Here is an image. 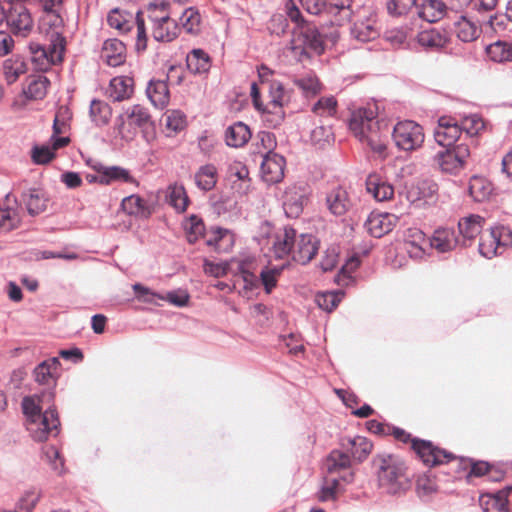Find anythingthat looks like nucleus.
I'll return each instance as SVG.
<instances>
[{
	"label": "nucleus",
	"instance_id": "obj_1",
	"mask_svg": "<svg viewBox=\"0 0 512 512\" xmlns=\"http://www.w3.org/2000/svg\"><path fill=\"white\" fill-rule=\"evenodd\" d=\"M287 16L294 23L290 49L300 60L310 53L321 55L328 44L334 45L339 38L336 27L332 26L329 32L320 31L314 23L304 19L294 4L287 6Z\"/></svg>",
	"mask_w": 512,
	"mask_h": 512
},
{
	"label": "nucleus",
	"instance_id": "obj_2",
	"mask_svg": "<svg viewBox=\"0 0 512 512\" xmlns=\"http://www.w3.org/2000/svg\"><path fill=\"white\" fill-rule=\"evenodd\" d=\"M386 128V123L377 118L372 107H361L351 113L349 129L353 135L381 157L386 155V144L382 139L383 130Z\"/></svg>",
	"mask_w": 512,
	"mask_h": 512
},
{
	"label": "nucleus",
	"instance_id": "obj_3",
	"mask_svg": "<svg viewBox=\"0 0 512 512\" xmlns=\"http://www.w3.org/2000/svg\"><path fill=\"white\" fill-rule=\"evenodd\" d=\"M39 401L37 396H26L22 400V409L27 417L26 427L30 436L37 442H43L58 435L60 420L54 407L42 412Z\"/></svg>",
	"mask_w": 512,
	"mask_h": 512
},
{
	"label": "nucleus",
	"instance_id": "obj_4",
	"mask_svg": "<svg viewBox=\"0 0 512 512\" xmlns=\"http://www.w3.org/2000/svg\"><path fill=\"white\" fill-rule=\"evenodd\" d=\"M379 488L387 494L397 495L409 486L406 466L401 458L392 454L377 455L373 460Z\"/></svg>",
	"mask_w": 512,
	"mask_h": 512
},
{
	"label": "nucleus",
	"instance_id": "obj_5",
	"mask_svg": "<svg viewBox=\"0 0 512 512\" xmlns=\"http://www.w3.org/2000/svg\"><path fill=\"white\" fill-rule=\"evenodd\" d=\"M470 157V149L466 143H459L455 146L444 147L434 157V163L441 172L451 175L459 174Z\"/></svg>",
	"mask_w": 512,
	"mask_h": 512
},
{
	"label": "nucleus",
	"instance_id": "obj_6",
	"mask_svg": "<svg viewBox=\"0 0 512 512\" xmlns=\"http://www.w3.org/2000/svg\"><path fill=\"white\" fill-rule=\"evenodd\" d=\"M512 246V230L504 225L492 227L490 231L484 233L479 242L480 254L492 259L501 255L505 250Z\"/></svg>",
	"mask_w": 512,
	"mask_h": 512
},
{
	"label": "nucleus",
	"instance_id": "obj_7",
	"mask_svg": "<svg viewBox=\"0 0 512 512\" xmlns=\"http://www.w3.org/2000/svg\"><path fill=\"white\" fill-rule=\"evenodd\" d=\"M396 146L403 151H413L422 146L425 135L421 125L405 120L398 122L392 132Z\"/></svg>",
	"mask_w": 512,
	"mask_h": 512
},
{
	"label": "nucleus",
	"instance_id": "obj_8",
	"mask_svg": "<svg viewBox=\"0 0 512 512\" xmlns=\"http://www.w3.org/2000/svg\"><path fill=\"white\" fill-rule=\"evenodd\" d=\"M152 124L151 115L148 109L140 104L127 107L117 118V129L122 137L134 135L135 130L147 129Z\"/></svg>",
	"mask_w": 512,
	"mask_h": 512
},
{
	"label": "nucleus",
	"instance_id": "obj_9",
	"mask_svg": "<svg viewBox=\"0 0 512 512\" xmlns=\"http://www.w3.org/2000/svg\"><path fill=\"white\" fill-rule=\"evenodd\" d=\"M6 24L10 31L21 37H26L33 27L32 16L22 2L6 1Z\"/></svg>",
	"mask_w": 512,
	"mask_h": 512
},
{
	"label": "nucleus",
	"instance_id": "obj_10",
	"mask_svg": "<svg viewBox=\"0 0 512 512\" xmlns=\"http://www.w3.org/2000/svg\"><path fill=\"white\" fill-rule=\"evenodd\" d=\"M38 27L41 33L49 37L53 44V52L51 57L60 58V53L64 51V38L62 36L63 18L61 12L52 14H40Z\"/></svg>",
	"mask_w": 512,
	"mask_h": 512
},
{
	"label": "nucleus",
	"instance_id": "obj_11",
	"mask_svg": "<svg viewBox=\"0 0 512 512\" xmlns=\"http://www.w3.org/2000/svg\"><path fill=\"white\" fill-rule=\"evenodd\" d=\"M412 448L427 466H436L450 462L454 456L429 441L413 439Z\"/></svg>",
	"mask_w": 512,
	"mask_h": 512
},
{
	"label": "nucleus",
	"instance_id": "obj_12",
	"mask_svg": "<svg viewBox=\"0 0 512 512\" xmlns=\"http://www.w3.org/2000/svg\"><path fill=\"white\" fill-rule=\"evenodd\" d=\"M350 466V455L344 449L331 451L323 464L324 469L329 475L339 474V478L345 483H350L353 480Z\"/></svg>",
	"mask_w": 512,
	"mask_h": 512
},
{
	"label": "nucleus",
	"instance_id": "obj_13",
	"mask_svg": "<svg viewBox=\"0 0 512 512\" xmlns=\"http://www.w3.org/2000/svg\"><path fill=\"white\" fill-rule=\"evenodd\" d=\"M462 132L459 120L452 116H442L438 119V125L434 131L436 142L442 147L457 145Z\"/></svg>",
	"mask_w": 512,
	"mask_h": 512
},
{
	"label": "nucleus",
	"instance_id": "obj_14",
	"mask_svg": "<svg viewBox=\"0 0 512 512\" xmlns=\"http://www.w3.org/2000/svg\"><path fill=\"white\" fill-rule=\"evenodd\" d=\"M286 161L283 156L268 151L263 157L260 171L261 177L267 184H276L284 177Z\"/></svg>",
	"mask_w": 512,
	"mask_h": 512
},
{
	"label": "nucleus",
	"instance_id": "obj_15",
	"mask_svg": "<svg viewBox=\"0 0 512 512\" xmlns=\"http://www.w3.org/2000/svg\"><path fill=\"white\" fill-rule=\"evenodd\" d=\"M153 23L152 36L158 42H171L177 36L179 27L175 20L170 18L169 13L163 15H149Z\"/></svg>",
	"mask_w": 512,
	"mask_h": 512
},
{
	"label": "nucleus",
	"instance_id": "obj_16",
	"mask_svg": "<svg viewBox=\"0 0 512 512\" xmlns=\"http://www.w3.org/2000/svg\"><path fill=\"white\" fill-rule=\"evenodd\" d=\"M397 222L398 217L394 214L372 212L367 217L364 227L371 236L380 238L392 231Z\"/></svg>",
	"mask_w": 512,
	"mask_h": 512
},
{
	"label": "nucleus",
	"instance_id": "obj_17",
	"mask_svg": "<svg viewBox=\"0 0 512 512\" xmlns=\"http://www.w3.org/2000/svg\"><path fill=\"white\" fill-rule=\"evenodd\" d=\"M318 249L319 241L315 236L300 234L297 235L291 257L295 262L306 265L315 257Z\"/></svg>",
	"mask_w": 512,
	"mask_h": 512
},
{
	"label": "nucleus",
	"instance_id": "obj_18",
	"mask_svg": "<svg viewBox=\"0 0 512 512\" xmlns=\"http://www.w3.org/2000/svg\"><path fill=\"white\" fill-rule=\"evenodd\" d=\"M296 238L297 231L294 228L284 226L279 229L273 236L271 247L272 256L276 259H284L292 255Z\"/></svg>",
	"mask_w": 512,
	"mask_h": 512
},
{
	"label": "nucleus",
	"instance_id": "obj_19",
	"mask_svg": "<svg viewBox=\"0 0 512 512\" xmlns=\"http://www.w3.org/2000/svg\"><path fill=\"white\" fill-rule=\"evenodd\" d=\"M91 168L100 174V184L110 185L113 182H125L138 185L136 179L130 174L129 170L120 166H105L99 161H93Z\"/></svg>",
	"mask_w": 512,
	"mask_h": 512
},
{
	"label": "nucleus",
	"instance_id": "obj_20",
	"mask_svg": "<svg viewBox=\"0 0 512 512\" xmlns=\"http://www.w3.org/2000/svg\"><path fill=\"white\" fill-rule=\"evenodd\" d=\"M325 204L329 212L334 216L345 215L353 206V202L342 186H336L326 193Z\"/></svg>",
	"mask_w": 512,
	"mask_h": 512
},
{
	"label": "nucleus",
	"instance_id": "obj_21",
	"mask_svg": "<svg viewBox=\"0 0 512 512\" xmlns=\"http://www.w3.org/2000/svg\"><path fill=\"white\" fill-rule=\"evenodd\" d=\"M71 118L72 113L67 106H60L56 111L52 127L53 134L50 138L54 149L62 148L70 142L68 137H60L59 135L68 131Z\"/></svg>",
	"mask_w": 512,
	"mask_h": 512
},
{
	"label": "nucleus",
	"instance_id": "obj_22",
	"mask_svg": "<svg viewBox=\"0 0 512 512\" xmlns=\"http://www.w3.org/2000/svg\"><path fill=\"white\" fill-rule=\"evenodd\" d=\"M458 245H460V238L454 228L440 227L429 238V247L435 249L438 253L450 252Z\"/></svg>",
	"mask_w": 512,
	"mask_h": 512
},
{
	"label": "nucleus",
	"instance_id": "obj_23",
	"mask_svg": "<svg viewBox=\"0 0 512 512\" xmlns=\"http://www.w3.org/2000/svg\"><path fill=\"white\" fill-rule=\"evenodd\" d=\"M404 246L410 258L422 259L429 246V239L419 228H408L404 233Z\"/></svg>",
	"mask_w": 512,
	"mask_h": 512
},
{
	"label": "nucleus",
	"instance_id": "obj_24",
	"mask_svg": "<svg viewBox=\"0 0 512 512\" xmlns=\"http://www.w3.org/2000/svg\"><path fill=\"white\" fill-rule=\"evenodd\" d=\"M485 220L480 215L471 214L458 222V232L461 235L460 245L470 246L483 229Z\"/></svg>",
	"mask_w": 512,
	"mask_h": 512
},
{
	"label": "nucleus",
	"instance_id": "obj_25",
	"mask_svg": "<svg viewBox=\"0 0 512 512\" xmlns=\"http://www.w3.org/2000/svg\"><path fill=\"white\" fill-rule=\"evenodd\" d=\"M511 491L512 487L506 486L496 493L481 495L479 503L483 512H509L508 496Z\"/></svg>",
	"mask_w": 512,
	"mask_h": 512
},
{
	"label": "nucleus",
	"instance_id": "obj_26",
	"mask_svg": "<svg viewBox=\"0 0 512 512\" xmlns=\"http://www.w3.org/2000/svg\"><path fill=\"white\" fill-rule=\"evenodd\" d=\"M101 58L111 67L120 66L126 59V47L124 43L116 38L107 39L103 43Z\"/></svg>",
	"mask_w": 512,
	"mask_h": 512
},
{
	"label": "nucleus",
	"instance_id": "obj_27",
	"mask_svg": "<svg viewBox=\"0 0 512 512\" xmlns=\"http://www.w3.org/2000/svg\"><path fill=\"white\" fill-rule=\"evenodd\" d=\"M21 203L25 205L29 215L36 216L46 210L48 197L43 190L30 188L22 192Z\"/></svg>",
	"mask_w": 512,
	"mask_h": 512
},
{
	"label": "nucleus",
	"instance_id": "obj_28",
	"mask_svg": "<svg viewBox=\"0 0 512 512\" xmlns=\"http://www.w3.org/2000/svg\"><path fill=\"white\" fill-rule=\"evenodd\" d=\"M366 189L378 202L391 200L394 196V187L378 174L367 177Z\"/></svg>",
	"mask_w": 512,
	"mask_h": 512
},
{
	"label": "nucleus",
	"instance_id": "obj_29",
	"mask_svg": "<svg viewBox=\"0 0 512 512\" xmlns=\"http://www.w3.org/2000/svg\"><path fill=\"white\" fill-rule=\"evenodd\" d=\"M341 447L350 458L361 462L370 454L372 443L362 436L346 437L342 439Z\"/></svg>",
	"mask_w": 512,
	"mask_h": 512
},
{
	"label": "nucleus",
	"instance_id": "obj_30",
	"mask_svg": "<svg viewBox=\"0 0 512 512\" xmlns=\"http://www.w3.org/2000/svg\"><path fill=\"white\" fill-rule=\"evenodd\" d=\"M307 198L305 192L296 187L288 188L284 194L283 209L287 217L297 218L303 211Z\"/></svg>",
	"mask_w": 512,
	"mask_h": 512
},
{
	"label": "nucleus",
	"instance_id": "obj_31",
	"mask_svg": "<svg viewBox=\"0 0 512 512\" xmlns=\"http://www.w3.org/2000/svg\"><path fill=\"white\" fill-rule=\"evenodd\" d=\"M445 11V5L441 0H417L415 13L429 23L440 20Z\"/></svg>",
	"mask_w": 512,
	"mask_h": 512
},
{
	"label": "nucleus",
	"instance_id": "obj_32",
	"mask_svg": "<svg viewBox=\"0 0 512 512\" xmlns=\"http://www.w3.org/2000/svg\"><path fill=\"white\" fill-rule=\"evenodd\" d=\"M134 81L128 76H117L111 79L107 93L113 101H123L132 96Z\"/></svg>",
	"mask_w": 512,
	"mask_h": 512
},
{
	"label": "nucleus",
	"instance_id": "obj_33",
	"mask_svg": "<svg viewBox=\"0 0 512 512\" xmlns=\"http://www.w3.org/2000/svg\"><path fill=\"white\" fill-rule=\"evenodd\" d=\"M292 82L305 98L315 97L322 89L318 77L312 71L293 76Z\"/></svg>",
	"mask_w": 512,
	"mask_h": 512
},
{
	"label": "nucleus",
	"instance_id": "obj_34",
	"mask_svg": "<svg viewBox=\"0 0 512 512\" xmlns=\"http://www.w3.org/2000/svg\"><path fill=\"white\" fill-rule=\"evenodd\" d=\"M251 138L249 127L243 122H235L225 130V143L229 147H243Z\"/></svg>",
	"mask_w": 512,
	"mask_h": 512
},
{
	"label": "nucleus",
	"instance_id": "obj_35",
	"mask_svg": "<svg viewBox=\"0 0 512 512\" xmlns=\"http://www.w3.org/2000/svg\"><path fill=\"white\" fill-rule=\"evenodd\" d=\"M59 366L60 361L57 357L41 362L33 371L35 381L41 385L54 383Z\"/></svg>",
	"mask_w": 512,
	"mask_h": 512
},
{
	"label": "nucleus",
	"instance_id": "obj_36",
	"mask_svg": "<svg viewBox=\"0 0 512 512\" xmlns=\"http://www.w3.org/2000/svg\"><path fill=\"white\" fill-rule=\"evenodd\" d=\"M146 94L155 107L164 108L169 102V88L166 80H150Z\"/></svg>",
	"mask_w": 512,
	"mask_h": 512
},
{
	"label": "nucleus",
	"instance_id": "obj_37",
	"mask_svg": "<svg viewBox=\"0 0 512 512\" xmlns=\"http://www.w3.org/2000/svg\"><path fill=\"white\" fill-rule=\"evenodd\" d=\"M468 191L474 201L483 202L492 194L493 185L485 177L474 175L469 180Z\"/></svg>",
	"mask_w": 512,
	"mask_h": 512
},
{
	"label": "nucleus",
	"instance_id": "obj_38",
	"mask_svg": "<svg viewBox=\"0 0 512 512\" xmlns=\"http://www.w3.org/2000/svg\"><path fill=\"white\" fill-rule=\"evenodd\" d=\"M188 70L193 74L207 73L211 67V59L208 53L202 49H193L186 57Z\"/></svg>",
	"mask_w": 512,
	"mask_h": 512
},
{
	"label": "nucleus",
	"instance_id": "obj_39",
	"mask_svg": "<svg viewBox=\"0 0 512 512\" xmlns=\"http://www.w3.org/2000/svg\"><path fill=\"white\" fill-rule=\"evenodd\" d=\"M121 208L130 216L148 218L151 210L146 202L139 195H129L121 202Z\"/></svg>",
	"mask_w": 512,
	"mask_h": 512
},
{
	"label": "nucleus",
	"instance_id": "obj_40",
	"mask_svg": "<svg viewBox=\"0 0 512 512\" xmlns=\"http://www.w3.org/2000/svg\"><path fill=\"white\" fill-rule=\"evenodd\" d=\"M217 177V168L213 164H206L195 173V184L202 191H210L216 186Z\"/></svg>",
	"mask_w": 512,
	"mask_h": 512
},
{
	"label": "nucleus",
	"instance_id": "obj_41",
	"mask_svg": "<svg viewBox=\"0 0 512 512\" xmlns=\"http://www.w3.org/2000/svg\"><path fill=\"white\" fill-rule=\"evenodd\" d=\"M286 264L282 265H266L261 269L259 275V283L267 294H270L277 286L279 277L281 276Z\"/></svg>",
	"mask_w": 512,
	"mask_h": 512
},
{
	"label": "nucleus",
	"instance_id": "obj_42",
	"mask_svg": "<svg viewBox=\"0 0 512 512\" xmlns=\"http://www.w3.org/2000/svg\"><path fill=\"white\" fill-rule=\"evenodd\" d=\"M167 202L177 211L184 212L189 204V198L183 185L174 183L168 186Z\"/></svg>",
	"mask_w": 512,
	"mask_h": 512
},
{
	"label": "nucleus",
	"instance_id": "obj_43",
	"mask_svg": "<svg viewBox=\"0 0 512 512\" xmlns=\"http://www.w3.org/2000/svg\"><path fill=\"white\" fill-rule=\"evenodd\" d=\"M350 33L354 39L360 42H368L378 36V31L372 19L355 22L350 28Z\"/></svg>",
	"mask_w": 512,
	"mask_h": 512
},
{
	"label": "nucleus",
	"instance_id": "obj_44",
	"mask_svg": "<svg viewBox=\"0 0 512 512\" xmlns=\"http://www.w3.org/2000/svg\"><path fill=\"white\" fill-rule=\"evenodd\" d=\"M29 49L32 55V60L34 62L39 63L41 66L50 65L52 63H55L57 61L62 60V53H60V58L55 56V58L51 57V53L53 52V44L50 42V45L48 48H46L44 45L37 43V42H31L29 44Z\"/></svg>",
	"mask_w": 512,
	"mask_h": 512
},
{
	"label": "nucleus",
	"instance_id": "obj_45",
	"mask_svg": "<svg viewBox=\"0 0 512 512\" xmlns=\"http://www.w3.org/2000/svg\"><path fill=\"white\" fill-rule=\"evenodd\" d=\"M258 111L261 112L262 122L268 128L279 127L285 118V112L280 105H262V109Z\"/></svg>",
	"mask_w": 512,
	"mask_h": 512
},
{
	"label": "nucleus",
	"instance_id": "obj_46",
	"mask_svg": "<svg viewBox=\"0 0 512 512\" xmlns=\"http://www.w3.org/2000/svg\"><path fill=\"white\" fill-rule=\"evenodd\" d=\"M89 114L91 120L97 125L102 126L109 122L111 118L110 106L102 100L94 99L91 101Z\"/></svg>",
	"mask_w": 512,
	"mask_h": 512
},
{
	"label": "nucleus",
	"instance_id": "obj_47",
	"mask_svg": "<svg viewBox=\"0 0 512 512\" xmlns=\"http://www.w3.org/2000/svg\"><path fill=\"white\" fill-rule=\"evenodd\" d=\"M50 84L48 78L44 75H39L30 79L24 93L27 98L39 100L45 97L48 85Z\"/></svg>",
	"mask_w": 512,
	"mask_h": 512
},
{
	"label": "nucleus",
	"instance_id": "obj_48",
	"mask_svg": "<svg viewBox=\"0 0 512 512\" xmlns=\"http://www.w3.org/2000/svg\"><path fill=\"white\" fill-rule=\"evenodd\" d=\"M344 297V291H326L318 293L315 297V301L319 308L326 312L333 311Z\"/></svg>",
	"mask_w": 512,
	"mask_h": 512
},
{
	"label": "nucleus",
	"instance_id": "obj_49",
	"mask_svg": "<svg viewBox=\"0 0 512 512\" xmlns=\"http://www.w3.org/2000/svg\"><path fill=\"white\" fill-rule=\"evenodd\" d=\"M186 232V238L189 243H195L200 239L205 232V225L203 220L197 215H191L183 224Z\"/></svg>",
	"mask_w": 512,
	"mask_h": 512
},
{
	"label": "nucleus",
	"instance_id": "obj_50",
	"mask_svg": "<svg viewBox=\"0 0 512 512\" xmlns=\"http://www.w3.org/2000/svg\"><path fill=\"white\" fill-rule=\"evenodd\" d=\"M418 43L425 48L438 49L445 45V37L437 30L430 29L421 31L417 35Z\"/></svg>",
	"mask_w": 512,
	"mask_h": 512
},
{
	"label": "nucleus",
	"instance_id": "obj_51",
	"mask_svg": "<svg viewBox=\"0 0 512 512\" xmlns=\"http://www.w3.org/2000/svg\"><path fill=\"white\" fill-rule=\"evenodd\" d=\"M456 35L462 42H472L480 35V29L470 20L463 17L456 23Z\"/></svg>",
	"mask_w": 512,
	"mask_h": 512
},
{
	"label": "nucleus",
	"instance_id": "obj_52",
	"mask_svg": "<svg viewBox=\"0 0 512 512\" xmlns=\"http://www.w3.org/2000/svg\"><path fill=\"white\" fill-rule=\"evenodd\" d=\"M41 498V491L37 488L25 490L16 503L14 512H32Z\"/></svg>",
	"mask_w": 512,
	"mask_h": 512
},
{
	"label": "nucleus",
	"instance_id": "obj_53",
	"mask_svg": "<svg viewBox=\"0 0 512 512\" xmlns=\"http://www.w3.org/2000/svg\"><path fill=\"white\" fill-rule=\"evenodd\" d=\"M487 54L494 62L511 61L512 45L507 42L497 41L487 47Z\"/></svg>",
	"mask_w": 512,
	"mask_h": 512
},
{
	"label": "nucleus",
	"instance_id": "obj_54",
	"mask_svg": "<svg viewBox=\"0 0 512 512\" xmlns=\"http://www.w3.org/2000/svg\"><path fill=\"white\" fill-rule=\"evenodd\" d=\"M459 125L461 132H465L469 137L478 135L485 127L484 120L478 114H470L461 117Z\"/></svg>",
	"mask_w": 512,
	"mask_h": 512
},
{
	"label": "nucleus",
	"instance_id": "obj_55",
	"mask_svg": "<svg viewBox=\"0 0 512 512\" xmlns=\"http://www.w3.org/2000/svg\"><path fill=\"white\" fill-rule=\"evenodd\" d=\"M4 75L8 83H13L26 72V64L20 58L7 59L3 65Z\"/></svg>",
	"mask_w": 512,
	"mask_h": 512
},
{
	"label": "nucleus",
	"instance_id": "obj_56",
	"mask_svg": "<svg viewBox=\"0 0 512 512\" xmlns=\"http://www.w3.org/2000/svg\"><path fill=\"white\" fill-rule=\"evenodd\" d=\"M43 458L57 474L64 473V459L55 446H47L43 448Z\"/></svg>",
	"mask_w": 512,
	"mask_h": 512
},
{
	"label": "nucleus",
	"instance_id": "obj_57",
	"mask_svg": "<svg viewBox=\"0 0 512 512\" xmlns=\"http://www.w3.org/2000/svg\"><path fill=\"white\" fill-rule=\"evenodd\" d=\"M20 219L11 208L2 209L0 207V233H6L18 226Z\"/></svg>",
	"mask_w": 512,
	"mask_h": 512
},
{
	"label": "nucleus",
	"instance_id": "obj_58",
	"mask_svg": "<svg viewBox=\"0 0 512 512\" xmlns=\"http://www.w3.org/2000/svg\"><path fill=\"white\" fill-rule=\"evenodd\" d=\"M337 101L333 96L320 98L312 107L319 116H332L336 113Z\"/></svg>",
	"mask_w": 512,
	"mask_h": 512
},
{
	"label": "nucleus",
	"instance_id": "obj_59",
	"mask_svg": "<svg viewBox=\"0 0 512 512\" xmlns=\"http://www.w3.org/2000/svg\"><path fill=\"white\" fill-rule=\"evenodd\" d=\"M417 0H389L387 2V11L392 16H402L414 9Z\"/></svg>",
	"mask_w": 512,
	"mask_h": 512
},
{
	"label": "nucleus",
	"instance_id": "obj_60",
	"mask_svg": "<svg viewBox=\"0 0 512 512\" xmlns=\"http://www.w3.org/2000/svg\"><path fill=\"white\" fill-rule=\"evenodd\" d=\"M182 27L188 33H194L198 30L200 24V15L197 10L190 7L184 10L180 17Z\"/></svg>",
	"mask_w": 512,
	"mask_h": 512
},
{
	"label": "nucleus",
	"instance_id": "obj_61",
	"mask_svg": "<svg viewBox=\"0 0 512 512\" xmlns=\"http://www.w3.org/2000/svg\"><path fill=\"white\" fill-rule=\"evenodd\" d=\"M333 139V132L330 126L320 125L311 131V141L314 145L322 147Z\"/></svg>",
	"mask_w": 512,
	"mask_h": 512
},
{
	"label": "nucleus",
	"instance_id": "obj_62",
	"mask_svg": "<svg viewBox=\"0 0 512 512\" xmlns=\"http://www.w3.org/2000/svg\"><path fill=\"white\" fill-rule=\"evenodd\" d=\"M360 260L358 257H351L346 261V263L342 266L341 272L338 275L337 282L341 284V281H343L344 285H348L349 282H351L352 276L351 274L359 267Z\"/></svg>",
	"mask_w": 512,
	"mask_h": 512
},
{
	"label": "nucleus",
	"instance_id": "obj_63",
	"mask_svg": "<svg viewBox=\"0 0 512 512\" xmlns=\"http://www.w3.org/2000/svg\"><path fill=\"white\" fill-rule=\"evenodd\" d=\"M51 145L52 147L43 145L33 148L32 159L36 164H47L53 159L56 149H54L52 143Z\"/></svg>",
	"mask_w": 512,
	"mask_h": 512
},
{
	"label": "nucleus",
	"instance_id": "obj_64",
	"mask_svg": "<svg viewBox=\"0 0 512 512\" xmlns=\"http://www.w3.org/2000/svg\"><path fill=\"white\" fill-rule=\"evenodd\" d=\"M158 299L165 300L177 307H184L189 301V294L185 290H174L167 292L166 295H158Z\"/></svg>",
	"mask_w": 512,
	"mask_h": 512
}]
</instances>
